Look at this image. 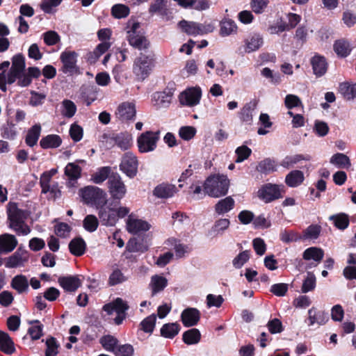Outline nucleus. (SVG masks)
Returning <instances> with one entry per match:
<instances>
[{"label":"nucleus","instance_id":"50","mask_svg":"<svg viewBox=\"0 0 356 356\" xmlns=\"http://www.w3.org/2000/svg\"><path fill=\"white\" fill-rule=\"evenodd\" d=\"M111 173L110 167L100 168L95 173L92 175L91 180L95 184H101L106 179H108Z\"/></svg>","mask_w":356,"mask_h":356},{"label":"nucleus","instance_id":"36","mask_svg":"<svg viewBox=\"0 0 356 356\" xmlns=\"http://www.w3.org/2000/svg\"><path fill=\"white\" fill-rule=\"evenodd\" d=\"M329 220L332 221L334 226L341 230H344L349 225V216L346 213H339L330 216Z\"/></svg>","mask_w":356,"mask_h":356},{"label":"nucleus","instance_id":"29","mask_svg":"<svg viewBox=\"0 0 356 356\" xmlns=\"http://www.w3.org/2000/svg\"><path fill=\"white\" fill-rule=\"evenodd\" d=\"M10 286L18 293H23L29 290V284L25 275H17L12 279Z\"/></svg>","mask_w":356,"mask_h":356},{"label":"nucleus","instance_id":"24","mask_svg":"<svg viewBox=\"0 0 356 356\" xmlns=\"http://www.w3.org/2000/svg\"><path fill=\"white\" fill-rule=\"evenodd\" d=\"M58 283L69 292H74L81 285V281L77 276L60 277Z\"/></svg>","mask_w":356,"mask_h":356},{"label":"nucleus","instance_id":"14","mask_svg":"<svg viewBox=\"0 0 356 356\" xmlns=\"http://www.w3.org/2000/svg\"><path fill=\"white\" fill-rule=\"evenodd\" d=\"M173 92L170 89H165L163 91L156 92L152 95V105L156 108H168L172 101Z\"/></svg>","mask_w":356,"mask_h":356},{"label":"nucleus","instance_id":"56","mask_svg":"<svg viewBox=\"0 0 356 356\" xmlns=\"http://www.w3.org/2000/svg\"><path fill=\"white\" fill-rule=\"evenodd\" d=\"M321 227L317 225H309L303 233V236H301L302 239H316L320 233Z\"/></svg>","mask_w":356,"mask_h":356},{"label":"nucleus","instance_id":"12","mask_svg":"<svg viewBox=\"0 0 356 356\" xmlns=\"http://www.w3.org/2000/svg\"><path fill=\"white\" fill-rule=\"evenodd\" d=\"M138 160L136 156L131 152H127L124 154L120 163V170L128 177H134L138 170Z\"/></svg>","mask_w":356,"mask_h":356},{"label":"nucleus","instance_id":"31","mask_svg":"<svg viewBox=\"0 0 356 356\" xmlns=\"http://www.w3.org/2000/svg\"><path fill=\"white\" fill-rule=\"evenodd\" d=\"M110 47L111 43L108 41H104L99 44L93 51L88 54V61L91 64L95 63L99 58L110 48Z\"/></svg>","mask_w":356,"mask_h":356},{"label":"nucleus","instance_id":"2","mask_svg":"<svg viewBox=\"0 0 356 356\" xmlns=\"http://www.w3.org/2000/svg\"><path fill=\"white\" fill-rule=\"evenodd\" d=\"M229 181L225 175L209 177L204 184V193L213 197H218L227 194Z\"/></svg>","mask_w":356,"mask_h":356},{"label":"nucleus","instance_id":"20","mask_svg":"<svg viewBox=\"0 0 356 356\" xmlns=\"http://www.w3.org/2000/svg\"><path fill=\"white\" fill-rule=\"evenodd\" d=\"M77 54L74 51H65L60 55V60L63 64V72L72 74L76 69Z\"/></svg>","mask_w":356,"mask_h":356},{"label":"nucleus","instance_id":"27","mask_svg":"<svg viewBox=\"0 0 356 356\" xmlns=\"http://www.w3.org/2000/svg\"><path fill=\"white\" fill-rule=\"evenodd\" d=\"M311 156L309 154H294L289 155L284 157L280 165L284 168L289 169L293 168L295 165L300 163L302 161H309Z\"/></svg>","mask_w":356,"mask_h":356},{"label":"nucleus","instance_id":"15","mask_svg":"<svg viewBox=\"0 0 356 356\" xmlns=\"http://www.w3.org/2000/svg\"><path fill=\"white\" fill-rule=\"evenodd\" d=\"M202 96L200 88H192L182 92L179 95V102L182 105L194 106L200 103Z\"/></svg>","mask_w":356,"mask_h":356},{"label":"nucleus","instance_id":"61","mask_svg":"<svg viewBox=\"0 0 356 356\" xmlns=\"http://www.w3.org/2000/svg\"><path fill=\"white\" fill-rule=\"evenodd\" d=\"M47 349L45 351V356H56L58 351V344L57 343L56 339L50 337L46 341Z\"/></svg>","mask_w":356,"mask_h":356},{"label":"nucleus","instance_id":"17","mask_svg":"<svg viewBox=\"0 0 356 356\" xmlns=\"http://www.w3.org/2000/svg\"><path fill=\"white\" fill-rule=\"evenodd\" d=\"M136 114L135 104L131 102L120 104L115 112L116 118L122 122L134 120Z\"/></svg>","mask_w":356,"mask_h":356},{"label":"nucleus","instance_id":"58","mask_svg":"<svg viewBox=\"0 0 356 356\" xmlns=\"http://www.w3.org/2000/svg\"><path fill=\"white\" fill-rule=\"evenodd\" d=\"M316 286L315 275L310 272L307 273V277L302 283L301 291L302 293H307L312 291Z\"/></svg>","mask_w":356,"mask_h":356},{"label":"nucleus","instance_id":"42","mask_svg":"<svg viewBox=\"0 0 356 356\" xmlns=\"http://www.w3.org/2000/svg\"><path fill=\"white\" fill-rule=\"evenodd\" d=\"M237 32V26L229 19H224L220 22V33L222 36H228Z\"/></svg>","mask_w":356,"mask_h":356},{"label":"nucleus","instance_id":"43","mask_svg":"<svg viewBox=\"0 0 356 356\" xmlns=\"http://www.w3.org/2000/svg\"><path fill=\"white\" fill-rule=\"evenodd\" d=\"M41 133L40 124L33 125L29 131L26 137V143L29 147L36 145Z\"/></svg>","mask_w":356,"mask_h":356},{"label":"nucleus","instance_id":"8","mask_svg":"<svg viewBox=\"0 0 356 356\" xmlns=\"http://www.w3.org/2000/svg\"><path fill=\"white\" fill-rule=\"evenodd\" d=\"M108 185L109 193L114 199L121 200L125 195L126 186L118 174L113 173L110 175Z\"/></svg>","mask_w":356,"mask_h":356},{"label":"nucleus","instance_id":"26","mask_svg":"<svg viewBox=\"0 0 356 356\" xmlns=\"http://www.w3.org/2000/svg\"><path fill=\"white\" fill-rule=\"evenodd\" d=\"M309 325L312 326L315 323L322 325L325 324L328 321V316L324 312H317L314 307L311 308L308 311Z\"/></svg>","mask_w":356,"mask_h":356},{"label":"nucleus","instance_id":"52","mask_svg":"<svg viewBox=\"0 0 356 356\" xmlns=\"http://www.w3.org/2000/svg\"><path fill=\"white\" fill-rule=\"evenodd\" d=\"M156 321V316L155 314H152L145 319H143L140 323V329L147 333H152L154 331Z\"/></svg>","mask_w":356,"mask_h":356},{"label":"nucleus","instance_id":"35","mask_svg":"<svg viewBox=\"0 0 356 356\" xmlns=\"http://www.w3.org/2000/svg\"><path fill=\"white\" fill-rule=\"evenodd\" d=\"M324 256V252L322 249L316 247H311L306 249L302 254L305 260H314L319 263L321 261Z\"/></svg>","mask_w":356,"mask_h":356},{"label":"nucleus","instance_id":"57","mask_svg":"<svg viewBox=\"0 0 356 356\" xmlns=\"http://www.w3.org/2000/svg\"><path fill=\"white\" fill-rule=\"evenodd\" d=\"M62 105L63 115L68 118H70L74 115L76 111V106L73 102L68 99H65L63 102Z\"/></svg>","mask_w":356,"mask_h":356},{"label":"nucleus","instance_id":"34","mask_svg":"<svg viewBox=\"0 0 356 356\" xmlns=\"http://www.w3.org/2000/svg\"><path fill=\"white\" fill-rule=\"evenodd\" d=\"M180 330V325L177 323L164 324L161 328V335L167 339H173Z\"/></svg>","mask_w":356,"mask_h":356},{"label":"nucleus","instance_id":"33","mask_svg":"<svg viewBox=\"0 0 356 356\" xmlns=\"http://www.w3.org/2000/svg\"><path fill=\"white\" fill-rule=\"evenodd\" d=\"M86 244L82 238L77 237L69 243L70 252L74 256L79 257L85 253Z\"/></svg>","mask_w":356,"mask_h":356},{"label":"nucleus","instance_id":"37","mask_svg":"<svg viewBox=\"0 0 356 356\" xmlns=\"http://www.w3.org/2000/svg\"><path fill=\"white\" fill-rule=\"evenodd\" d=\"M62 143L60 137L56 134H50L43 137L40 145L43 149L56 148Z\"/></svg>","mask_w":356,"mask_h":356},{"label":"nucleus","instance_id":"44","mask_svg":"<svg viewBox=\"0 0 356 356\" xmlns=\"http://www.w3.org/2000/svg\"><path fill=\"white\" fill-rule=\"evenodd\" d=\"M234 206V200L232 197H227L220 200L215 207L218 214H223L232 210Z\"/></svg>","mask_w":356,"mask_h":356},{"label":"nucleus","instance_id":"6","mask_svg":"<svg viewBox=\"0 0 356 356\" xmlns=\"http://www.w3.org/2000/svg\"><path fill=\"white\" fill-rule=\"evenodd\" d=\"M98 216L102 225L107 227L114 226L118 222L117 213L115 211L113 203L104 204L97 207Z\"/></svg>","mask_w":356,"mask_h":356},{"label":"nucleus","instance_id":"30","mask_svg":"<svg viewBox=\"0 0 356 356\" xmlns=\"http://www.w3.org/2000/svg\"><path fill=\"white\" fill-rule=\"evenodd\" d=\"M127 38L129 44L139 50L145 49L149 45V42L145 37L136 33L131 32L130 35H127Z\"/></svg>","mask_w":356,"mask_h":356},{"label":"nucleus","instance_id":"48","mask_svg":"<svg viewBox=\"0 0 356 356\" xmlns=\"http://www.w3.org/2000/svg\"><path fill=\"white\" fill-rule=\"evenodd\" d=\"M201 338V334L199 330L196 328H192L186 331L183 334V341L188 345L197 343Z\"/></svg>","mask_w":356,"mask_h":356},{"label":"nucleus","instance_id":"55","mask_svg":"<svg viewBox=\"0 0 356 356\" xmlns=\"http://www.w3.org/2000/svg\"><path fill=\"white\" fill-rule=\"evenodd\" d=\"M81 173V168L74 163H69L65 168V174L68 178L79 179Z\"/></svg>","mask_w":356,"mask_h":356},{"label":"nucleus","instance_id":"3","mask_svg":"<svg viewBox=\"0 0 356 356\" xmlns=\"http://www.w3.org/2000/svg\"><path fill=\"white\" fill-rule=\"evenodd\" d=\"M154 54L140 53L135 59L133 64V73L138 79L143 81L151 73L154 67Z\"/></svg>","mask_w":356,"mask_h":356},{"label":"nucleus","instance_id":"64","mask_svg":"<svg viewBox=\"0 0 356 356\" xmlns=\"http://www.w3.org/2000/svg\"><path fill=\"white\" fill-rule=\"evenodd\" d=\"M195 128L191 126L181 127L179 131V136L185 140H191L195 136Z\"/></svg>","mask_w":356,"mask_h":356},{"label":"nucleus","instance_id":"32","mask_svg":"<svg viewBox=\"0 0 356 356\" xmlns=\"http://www.w3.org/2000/svg\"><path fill=\"white\" fill-rule=\"evenodd\" d=\"M0 350L11 355L15 351L14 343L8 334L0 330Z\"/></svg>","mask_w":356,"mask_h":356},{"label":"nucleus","instance_id":"9","mask_svg":"<svg viewBox=\"0 0 356 356\" xmlns=\"http://www.w3.org/2000/svg\"><path fill=\"white\" fill-rule=\"evenodd\" d=\"M104 138L110 145L115 143L122 150H127L132 145V136L127 132L104 134Z\"/></svg>","mask_w":356,"mask_h":356},{"label":"nucleus","instance_id":"41","mask_svg":"<svg viewBox=\"0 0 356 356\" xmlns=\"http://www.w3.org/2000/svg\"><path fill=\"white\" fill-rule=\"evenodd\" d=\"M129 280V276L125 275L120 269L115 268L108 277V283L110 286H115Z\"/></svg>","mask_w":356,"mask_h":356},{"label":"nucleus","instance_id":"23","mask_svg":"<svg viewBox=\"0 0 356 356\" xmlns=\"http://www.w3.org/2000/svg\"><path fill=\"white\" fill-rule=\"evenodd\" d=\"M245 52L250 54L257 51L264 44V40L259 34L254 33L248 36L244 41Z\"/></svg>","mask_w":356,"mask_h":356},{"label":"nucleus","instance_id":"47","mask_svg":"<svg viewBox=\"0 0 356 356\" xmlns=\"http://www.w3.org/2000/svg\"><path fill=\"white\" fill-rule=\"evenodd\" d=\"M334 50L340 57H346L351 51V47L349 42L344 40H339L335 42Z\"/></svg>","mask_w":356,"mask_h":356},{"label":"nucleus","instance_id":"18","mask_svg":"<svg viewBox=\"0 0 356 356\" xmlns=\"http://www.w3.org/2000/svg\"><path fill=\"white\" fill-rule=\"evenodd\" d=\"M200 319V312L196 308H186L181 314V320L185 327H192L197 325Z\"/></svg>","mask_w":356,"mask_h":356},{"label":"nucleus","instance_id":"62","mask_svg":"<svg viewBox=\"0 0 356 356\" xmlns=\"http://www.w3.org/2000/svg\"><path fill=\"white\" fill-rule=\"evenodd\" d=\"M112 15L115 18H123L127 17L129 13V8L122 4H116L112 7Z\"/></svg>","mask_w":356,"mask_h":356},{"label":"nucleus","instance_id":"13","mask_svg":"<svg viewBox=\"0 0 356 356\" xmlns=\"http://www.w3.org/2000/svg\"><path fill=\"white\" fill-rule=\"evenodd\" d=\"M25 59L22 54H17L13 57L12 66L8 74V83H13L17 77L24 72Z\"/></svg>","mask_w":356,"mask_h":356},{"label":"nucleus","instance_id":"10","mask_svg":"<svg viewBox=\"0 0 356 356\" xmlns=\"http://www.w3.org/2000/svg\"><path fill=\"white\" fill-rule=\"evenodd\" d=\"M257 197L266 203L282 197L280 186L273 184L263 185L257 191Z\"/></svg>","mask_w":356,"mask_h":356},{"label":"nucleus","instance_id":"45","mask_svg":"<svg viewBox=\"0 0 356 356\" xmlns=\"http://www.w3.org/2000/svg\"><path fill=\"white\" fill-rule=\"evenodd\" d=\"M339 92L347 100L356 97V83H342L339 86Z\"/></svg>","mask_w":356,"mask_h":356},{"label":"nucleus","instance_id":"5","mask_svg":"<svg viewBox=\"0 0 356 356\" xmlns=\"http://www.w3.org/2000/svg\"><path fill=\"white\" fill-rule=\"evenodd\" d=\"M159 140L157 133L150 131L143 133L137 139L138 150L141 153L153 152Z\"/></svg>","mask_w":356,"mask_h":356},{"label":"nucleus","instance_id":"21","mask_svg":"<svg viewBox=\"0 0 356 356\" xmlns=\"http://www.w3.org/2000/svg\"><path fill=\"white\" fill-rule=\"evenodd\" d=\"M178 191L173 184L162 183L156 186L153 190V195L157 198L168 199L172 197Z\"/></svg>","mask_w":356,"mask_h":356},{"label":"nucleus","instance_id":"38","mask_svg":"<svg viewBox=\"0 0 356 356\" xmlns=\"http://www.w3.org/2000/svg\"><path fill=\"white\" fill-rule=\"evenodd\" d=\"M168 284V280L161 276L155 275L151 277L150 286L152 288V294L155 295L156 293L161 292L163 291Z\"/></svg>","mask_w":356,"mask_h":356},{"label":"nucleus","instance_id":"16","mask_svg":"<svg viewBox=\"0 0 356 356\" xmlns=\"http://www.w3.org/2000/svg\"><path fill=\"white\" fill-rule=\"evenodd\" d=\"M170 2L168 0H154L149 6V13L152 15L158 14L167 20L171 18L172 12L170 9Z\"/></svg>","mask_w":356,"mask_h":356},{"label":"nucleus","instance_id":"63","mask_svg":"<svg viewBox=\"0 0 356 356\" xmlns=\"http://www.w3.org/2000/svg\"><path fill=\"white\" fill-rule=\"evenodd\" d=\"M235 152L237 155V159L235 161L236 163H241L247 159L250 156L252 150L248 147L242 145L237 147Z\"/></svg>","mask_w":356,"mask_h":356},{"label":"nucleus","instance_id":"11","mask_svg":"<svg viewBox=\"0 0 356 356\" xmlns=\"http://www.w3.org/2000/svg\"><path fill=\"white\" fill-rule=\"evenodd\" d=\"M179 28L188 35H203L204 33L211 32L213 27L211 25L205 26L194 22H188L181 20L179 22Z\"/></svg>","mask_w":356,"mask_h":356},{"label":"nucleus","instance_id":"7","mask_svg":"<svg viewBox=\"0 0 356 356\" xmlns=\"http://www.w3.org/2000/svg\"><path fill=\"white\" fill-rule=\"evenodd\" d=\"M29 259V252L20 246L12 255L5 259V266L8 268L24 267Z\"/></svg>","mask_w":356,"mask_h":356},{"label":"nucleus","instance_id":"60","mask_svg":"<svg viewBox=\"0 0 356 356\" xmlns=\"http://www.w3.org/2000/svg\"><path fill=\"white\" fill-rule=\"evenodd\" d=\"M280 240L286 243L297 241L302 239V237L296 232L293 231H284L280 233Z\"/></svg>","mask_w":356,"mask_h":356},{"label":"nucleus","instance_id":"51","mask_svg":"<svg viewBox=\"0 0 356 356\" xmlns=\"http://www.w3.org/2000/svg\"><path fill=\"white\" fill-rule=\"evenodd\" d=\"M257 104L255 102H250L246 104L241 111V119L248 124L252 121V113L255 109Z\"/></svg>","mask_w":356,"mask_h":356},{"label":"nucleus","instance_id":"49","mask_svg":"<svg viewBox=\"0 0 356 356\" xmlns=\"http://www.w3.org/2000/svg\"><path fill=\"white\" fill-rule=\"evenodd\" d=\"M17 134L15 124L11 122H7L1 128V135L3 138L13 140Z\"/></svg>","mask_w":356,"mask_h":356},{"label":"nucleus","instance_id":"25","mask_svg":"<svg viewBox=\"0 0 356 356\" xmlns=\"http://www.w3.org/2000/svg\"><path fill=\"white\" fill-rule=\"evenodd\" d=\"M305 180V175L302 171L293 170L289 172L285 177V184L291 188H296L300 186Z\"/></svg>","mask_w":356,"mask_h":356},{"label":"nucleus","instance_id":"28","mask_svg":"<svg viewBox=\"0 0 356 356\" xmlns=\"http://www.w3.org/2000/svg\"><path fill=\"white\" fill-rule=\"evenodd\" d=\"M314 73L317 76H323L327 71V65L323 56L316 55L311 60Z\"/></svg>","mask_w":356,"mask_h":356},{"label":"nucleus","instance_id":"1","mask_svg":"<svg viewBox=\"0 0 356 356\" xmlns=\"http://www.w3.org/2000/svg\"><path fill=\"white\" fill-rule=\"evenodd\" d=\"M8 218L9 227L17 235L26 236L31 232L30 227L25 222L27 213L26 211L19 209L16 203H9Z\"/></svg>","mask_w":356,"mask_h":356},{"label":"nucleus","instance_id":"59","mask_svg":"<svg viewBox=\"0 0 356 356\" xmlns=\"http://www.w3.org/2000/svg\"><path fill=\"white\" fill-rule=\"evenodd\" d=\"M100 343L106 350L115 352L118 339L111 335H107L101 338Z\"/></svg>","mask_w":356,"mask_h":356},{"label":"nucleus","instance_id":"46","mask_svg":"<svg viewBox=\"0 0 356 356\" xmlns=\"http://www.w3.org/2000/svg\"><path fill=\"white\" fill-rule=\"evenodd\" d=\"M230 221L227 218H221L215 222L211 227L209 233L213 236L222 235L224 232L229 227Z\"/></svg>","mask_w":356,"mask_h":356},{"label":"nucleus","instance_id":"54","mask_svg":"<svg viewBox=\"0 0 356 356\" xmlns=\"http://www.w3.org/2000/svg\"><path fill=\"white\" fill-rule=\"evenodd\" d=\"M98 219L94 215L86 216L83 221L84 229L89 232H93L96 231L98 227Z\"/></svg>","mask_w":356,"mask_h":356},{"label":"nucleus","instance_id":"39","mask_svg":"<svg viewBox=\"0 0 356 356\" xmlns=\"http://www.w3.org/2000/svg\"><path fill=\"white\" fill-rule=\"evenodd\" d=\"M256 169L260 173L268 175L277 171V164L274 160L267 158L261 161Z\"/></svg>","mask_w":356,"mask_h":356},{"label":"nucleus","instance_id":"4","mask_svg":"<svg viewBox=\"0 0 356 356\" xmlns=\"http://www.w3.org/2000/svg\"><path fill=\"white\" fill-rule=\"evenodd\" d=\"M79 195L86 204H95L97 208L106 203V193L97 186H88L81 188Z\"/></svg>","mask_w":356,"mask_h":356},{"label":"nucleus","instance_id":"22","mask_svg":"<svg viewBox=\"0 0 356 356\" xmlns=\"http://www.w3.org/2000/svg\"><path fill=\"white\" fill-rule=\"evenodd\" d=\"M18 244L16 237L10 234L0 235V253L8 254L15 250Z\"/></svg>","mask_w":356,"mask_h":356},{"label":"nucleus","instance_id":"19","mask_svg":"<svg viewBox=\"0 0 356 356\" xmlns=\"http://www.w3.org/2000/svg\"><path fill=\"white\" fill-rule=\"evenodd\" d=\"M151 225L145 220L138 219L129 215L127 220V229L129 233L137 234L140 232L147 231Z\"/></svg>","mask_w":356,"mask_h":356},{"label":"nucleus","instance_id":"53","mask_svg":"<svg viewBox=\"0 0 356 356\" xmlns=\"http://www.w3.org/2000/svg\"><path fill=\"white\" fill-rule=\"evenodd\" d=\"M250 252L249 250L241 252L232 260V265L235 268L239 269L250 259Z\"/></svg>","mask_w":356,"mask_h":356},{"label":"nucleus","instance_id":"40","mask_svg":"<svg viewBox=\"0 0 356 356\" xmlns=\"http://www.w3.org/2000/svg\"><path fill=\"white\" fill-rule=\"evenodd\" d=\"M330 162L340 168L347 169L351 165L349 157L342 153H337L334 154L331 157Z\"/></svg>","mask_w":356,"mask_h":356}]
</instances>
